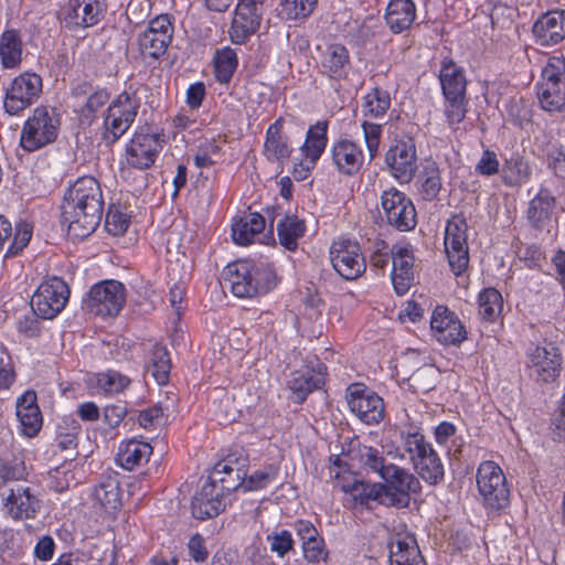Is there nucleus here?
Returning a JSON list of instances; mask_svg holds the SVG:
<instances>
[{"label":"nucleus","instance_id":"09e8293b","mask_svg":"<svg viewBox=\"0 0 565 565\" xmlns=\"http://www.w3.org/2000/svg\"><path fill=\"white\" fill-rule=\"evenodd\" d=\"M318 0H280L278 14L284 20H305L312 14Z\"/></svg>","mask_w":565,"mask_h":565},{"label":"nucleus","instance_id":"c03bdc74","mask_svg":"<svg viewBox=\"0 0 565 565\" xmlns=\"http://www.w3.org/2000/svg\"><path fill=\"white\" fill-rule=\"evenodd\" d=\"M139 107L140 102L135 94L122 92L109 104L106 116L119 120H127L129 126H131Z\"/></svg>","mask_w":565,"mask_h":565},{"label":"nucleus","instance_id":"b1692460","mask_svg":"<svg viewBox=\"0 0 565 565\" xmlns=\"http://www.w3.org/2000/svg\"><path fill=\"white\" fill-rule=\"evenodd\" d=\"M430 328L434 337L444 345L460 344L467 338L465 326L445 306H437L430 317Z\"/></svg>","mask_w":565,"mask_h":565},{"label":"nucleus","instance_id":"de8ad7c7","mask_svg":"<svg viewBox=\"0 0 565 565\" xmlns=\"http://www.w3.org/2000/svg\"><path fill=\"white\" fill-rule=\"evenodd\" d=\"M238 65L237 54L230 46L222 47L214 55V73L218 83L227 84Z\"/></svg>","mask_w":565,"mask_h":565},{"label":"nucleus","instance_id":"6e6d98bb","mask_svg":"<svg viewBox=\"0 0 565 565\" xmlns=\"http://www.w3.org/2000/svg\"><path fill=\"white\" fill-rule=\"evenodd\" d=\"M278 475V468L274 466H269L262 470H256L248 478L241 477V486L244 492L247 491H257L268 487L271 482H274Z\"/></svg>","mask_w":565,"mask_h":565},{"label":"nucleus","instance_id":"603ef678","mask_svg":"<svg viewBox=\"0 0 565 565\" xmlns=\"http://www.w3.org/2000/svg\"><path fill=\"white\" fill-rule=\"evenodd\" d=\"M234 468L231 466V463L226 460H222L217 462L209 476L210 481L220 484L223 489L226 490V492H232L239 489L241 483V471L239 469H236L235 472V479L228 480L224 476H233L234 475Z\"/></svg>","mask_w":565,"mask_h":565},{"label":"nucleus","instance_id":"3c124183","mask_svg":"<svg viewBox=\"0 0 565 565\" xmlns=\"http://www.w3.org/2000/svg\"><path fill=\"white\" fill-rule=\"evenodd\" d=\"M420 192L425 200L435 199L441 189L439 168L435 162L427 163L419 175Z\"/></svg>","mask_w":565,"mask_h":565},{"label":"nucleus","instance_id":"49530a36","mask_svg":"<svg viewBox=\"0 0 565 565\" xmlns=\"http://www.w3.org/2000/svg\"><path fill=\"white\" fill-rule=\"evenodd\" d=\"M503 309V298L495 288H484L478 296V313L489 322L495 321Z\"/></svg>","mask_w":565,"mask_h":565},{"label":"nucleus","instance_id":"e433bc0d","mask_svg":"<svg viewBox=\"0 0 565 565\" xmlns=\"http://www.w3.org/2000/svg\"><path fill=\"white\" fill-rule=\"evenodd\" d=\"M265 228V218L258 213H246L232 225V238L237 245H248Z\"/></svg>","mask_w":565,"mask_h":565},{"label":"nucleus","instance_id":"20e7f679","mask_svg":"<svg viewBox=\"0 0 565 565\" xmlns=\"http://www.w3.org/2000/svg\"><path fill=\"white\" fill-rule=\"evenodd\" d=\"M478 493L486 510L498 512L510 504V489L505 476L498 463L482 461L476 473Z\"/></svg>","mask_w":565,"mask_h":565},{"label":"nucleus","instance_id":"79ce46f5","mask_svg":"<svg viewBox=\"0 0 565 565\" xmlns=\"http://www.w3.org/2000/svg\"><path fill=\"white\" fill-rule=\"evenodd\" d=\"M305 231L303 221L296 215H285L277 223L279 243L289 250L297 248L298 239L302 237Z\"/></svg>","mask_w":565,"mask_h":565},{"label":"nucleus","instance_id":"dca6fc26","mask_svg":"<svg viewBox=\"0 0 565 565\" xmlns=\"http://www.w3.org/2000/svg\"><path fill=\"white\" fill-rule=\"evenodd\" d=\"M162 148V141L158 135L135 132L126 143L121 164L139 170L149 169Z\"/></svg>","mask_w":565,"mask_h":565},{"label":"nucleus","instance_id":"473e14b6","mask_svg":"<svg viewBox=\"0 0 565 565\" xmlns=\"http://www.w3.org/2000/svg\"><path fill=\"white\" fill-rule=\"evenodd\" d=\"M439 82L445 98H467V79L465 71L450 60L441 63Z\"/></svg>","mask_w":565,"mask_h":565},{"label":"nucleus","instance_id":"864d4df0","mask_svg":"<svg viewBox=\"0 0 565 565\" xmlns=\"http://www.w3.org/2000/svg\"><path fill=\"white\" fill-rule=\"evenodd\" d=\"M170 369L171 362L169 352L163 347H156L152 350L149 372L159 385H163L168 382Z\"/></svg>","mask_w":565,"mask_h":565},{"label":"nucleus","instance_id":"f257e3e1","mask_svg":"<svg viewBox=\"0 0 565 565\" xmlns=\"http://www.w3.org/2000/svg\"><path fill=\"white\" fill-rule=\"evenodd\" d=\"M104 199L100 184L89 175L78 178L65 192L61 222L74 238L89 236L100 223Z\"/></svg>","mask_w":565,"mask_h":565},{"label":"nucleus","instance_id":"393cba45","mask_svg":"<svg viewBox=\"0 0 565 565\" xmlns=\"http://www.w3.org/2000/svg\"><path fill=\"white\" fill-rule=\"evenodd\" d=\"M392 271L391 280L395 292L404 296L414 280L413 246L408 243H398L391 248Z\"/></svg>","mask_w":565,"mask_h":565},{"label":"nucleus","instance_id":"4468645a","mask_svg":"<svg viewBox=\"0 0 565 565\" xmlns=\"http://www.w3.org/2000/svg\"><path fill=\"white\" fill-rule=\"evenodd\" d=\"M173 24L168 14H160L149 21L145 31L138 35V44L145 57L159 60L163 56L173 38Z\"/></svg>","mask_w":565,"mask_h":565},{"label":"nucleus","instance_id":"5701e85b","mask_svg":"<svg viewBox=\"0 0 565 565\" xmlns=\"http://www.w3.org/2000/svg\"><path fill=\"white\" fill-rule=\"evenodd\" d=\"M391 565H426L417 541L404 525L394 529L388 540Z\"/></svg>","mask_w":565,"mask_h":565},{"label":"nucleus","instance_id":"39448f33","mask_svg":"<svg viewBox=\"0 0 565 565\" xmlns=\"http://www.w3.org/2000/svg\"><path fill=\"white\" fill-rule=\"evenodd\" d=\"M60 125V116L54 108L36 107L21 130V147L32 152L55 141Z\"/></svg>","mask_w":565,"mask_h":565},{"label":"nucleus","instance_id":"a878e982","mask_svg":"<svg viewBox=\"0 0 565 565\" xmlns=\"http://www.w3.org/2000/svg\"><path fill=\"white\" fill-rule=\"evenodd\" d=\"M534 43L550 47L565 39V11L552 10L541 14L532 26Z\"/></svg>","mask_w":565,"mask_h":565},{"label":"nucleus","instance_id":"cd10ccee","mask_svg":"<svg viewBox=\"0 0 565 565\" xmlns=\"http://www.w3.org/2000/svg\"><path fill=\"white\" fill-rule=\"evenodd\" d=\"M41 508V500L30 488L17 486L4 499V509L14 520L34 519Z\"/></svg>","mask_w":565,"mask_h":565},{"label":"nucleus","instance_id":"a211bd4d","mask_svg":"<svg viewBox=\"0 0 565 565\" xmlns=\"http://www.w3.org/2000/svg\"><path fill=\"white\" fill-rule=\"evenodd\" d=\"M417 154L412 138L396 140L385 154V163L390 173L401 184L408 183L417 169Z\"/></svg>","mask_w":565,"mask_h":565},{"label":"nucleus","instance_id":"72a5a7b5","mask_svg":"<svg viewBox=\"0 0 565 565\" xmlns=\"http://www.w3.org/2000/svg\"><path fill=\"white\" fill-rule=\"evenodd\" d=\"M555 207L554 196L546 190H541L531 201L527 220L539 231L551 232L552 214Z\"/></svg>","mask_w":565,"mask_h":565},{"label":"nucleus","instance_id":"f8f14e48","mask_svg":"<svg viewBox=\"0 0 565 565\" xmlns=\"http://www.w3.org/2000/svg\"><path fill=\"white\" fill-rule=\"evenodd\" d=\"M125 301V286L117 280H105L90 288L86 308L95 316L115 317L122 309Z\"/></svg>","mask_w":565,"mask_h":565},{"label":"nucleus","instance_id":"c9c22d12","mask_svg":"<svg viewBox=\"0 0 565 565\" xmlns=\"http://www.w3.org/2000/svg\"><path fill=\"white\" fill-rule=\"evenodd\" d=\"M23 54V42L19 31L4 30L0 35V63L6 70L20 67Z\"/></svg>","mask_w":565,"mask_h":565},{"label":"nucleus","instance_id":"e2e57ef3","mask_svg":"<svg viewBox=\"0 0 565 565\" xmlns=\"http://www.w3.org/2000/svg\"><path fill=\"white\" fill-rule=\"evenodd\" d=\"M127 120H119L113 117H105L103 124V139L107 145H113L130 128Z\"/></svg>","mask_w":565,"mask_h":565},{"label":"nucleus","instance_id":"58836bf2","mask_svg":"<svg viewBox=\"0 0 565 565\" xmlns=\"http://www.w3.org/2000/svg\"><path fill=\"white\" fill-rule=\"evenodd\" d=\"M94 497L102 508L113 513L121 505L120 483L116 475L103 477L102 481L95 488Z\"/></svg>","mask_w":565,"mask_h":565},{"label":"nucleus","instance_id":"13d9d810","mask_svg":"<svg viewBox=\"0 0 565 565\" xmlns=\"http://www.w3.org/2000/svg\"><path fill=\"white\" fill-rule=\"evenodd\" d=\"M467 98H445L444 115L451 129H457L467 113Z\"/></svg>","mask_w":565,"mask_h":565},{"label":"nucleus","instance_id":"0eeeda50","mask_svg":"<svg viewBox=\"0 0 565 565\" xmlns=\"http://www.w3.org/2000/svg\"><path fill=\"white\" fill-rule=\"evenodd\" d=\"M524 365L529 377L536 382L548 383L559 375L562 355L552 342L531 344L525 352Z\"/></svg>","mask_w":565,"mask_h":565},{"label":"nucleus","instance_id":"aec40b11","mask_svg":"<svg viewBox=\"0 0 565 565\" xmlns=\"http://www.w3.org/2000/svg\"><path fill=\"white\" fill-rule=\"evenodd\" d=\"M330 477L337 480V484L343 492L352 497L355 504L369 507L374 501L384 505L381 482L367 483L358 480L349 472L342 471L340 466L330 468Z\"/></svg>","mask_w":565,"mask_h":565},{"label":"nucleus","instance_id":"4d7b16f0","mask_svg":"<svg viewBox=\"0 0 565 565\" xmlns=\"http://www.w3.org/2000/svg\"><path fill=\"white\" fill-rule=\"evenodd\" d=\"M97 386L106 394H118L130 385V379L118 371L108 370L97 374Z\"/></svg>","mask_w":565,"mask_h":565},{"label":"nucleus","instance_id":"ddd939ff","mask_svg":"<svg viewBox=\"0 0 565 565\" xmlns=\"http://www.w3.org/2000/svg\"><path fill=\"white\" fill-rule=\"evenodd\" d=\"M330 262L334 270L347 280H354L362 276L366 263L356 241L339 238L334 241L329 250Z\"/></svg>","mask_w":565,"mask_h":565},{"label":"nucleus","instance_id":"f03ea898","mask_svg":"<svg viewBox=\"0 0 565 565\" xmlns=\"http://www.w3.org/2000/svg\"><path fill=\"white\" fill-rule=\"evenodd\" d=\"M356 459L366 473L379 477L383 482L382 494L384 505L407 508L411 494L422 489L419 480L407 469L387 462L383 452L372 446H359Z\"/></svg>","mask_w":565,"mask_h":565},{"label":"nucleus","instance_id":"4c0bfd02","mask_svg":"<svg viewBox=\"0 0 565 565\" xmlns=\"http://www.w3.org/2000/svg\"><path fill=\"white\" fill-rule=\"evenodd\" d=\"M532 168L526 159L513 154L505 159L501 168V180L508 186H521L529 182Z\"/></svg>","mask_w":565,"mask_h":565},{"label":"nucleus","instance_id":"2f4dec72","mask_svg":"<svg viewBox=\"0 0 565 565\" xmlns=\"http://www.w3.org/2000/svg\"><path fill=\"white\" fill-rule=\"evenodd\" d=\"M416 17L417 9L413 0H390L384 13L385 23L394 34L409 30Z\"/></svg>","mask_w":565,"mask_h":565},{"label":"nucleus","instance_id":"052dcab7","mask_svg":"<svg viewBox=\"0 0 565 565\" xmlns=\"http://www.w3.org/2000/svg\"><path fill=\"white\" fill-rule=\"evenodd\" d=\"M363 138L370 159H373L377 152L382 138V125L363 120L361 124Z\"/></svg>","mask_w":565,"mask_h":565},{"label":"nucleus","instance_id":"f3484780","mask_svg":"<svg viewBox=\"0 0 565 565\" xmlns=\"http://www.w3.org/2000/svg\"><path fill=\"white\" fill-rule=\"evenodd\" d=\"M264 0H239L228 31L234 44H244L259 28Z\"/></svg>","mask_w":565,"mask_h":565},{"label":"nucleus","instance_id":"6ab92c4d","mask_svg":"<svg viewBox=\"0 0 565 565\" xmlns=\"http://www.w3.org/2000/svg\"><path fill=\"white\" fill-rule=\"evenodd\" d=\"M317 64L320 73L330 79H345L351 71L352 63L348 47L339 42L317 45Z\"/></svg>","mask_w":565,"mask_h":565},{"label":"nucleus","instance_id":"7ed1b4c3","mask_svg":"<svg viewBox=\"0 0 565 565\" xmlns=\"http://www.w3.org/2000/svg\"><path fill=\"white\" fill-rule=\"evenodd\" d=\"M223 281L235 297L253 298L271 290L276 285V275L268 264L244 259L224 268Z\"/></svg>","mask_w":565,"mask_h":565},{"label":"nucleus","instance_id":"bb28decb","mask_svg":"<svg viewBox=\"0 0 565 565\" xmlns=\"http://www.w3.org/2000/svg\"><path fill=\"white\" fill-rule=\"evenodd\" d=\"M230 493L220 484L207 480L192 499L193 516L205 520L218 515L225 510V495Z\"/></svg>","mask_w":565,"mask_h":565},{"label":"nucleus","instance_id":"c85d7f7f","mask_svg":"<svg viewBox=\"0 0 565 565\" xmlns=\"http://www.w3.org/2000/svg\"><path fill=\"white\" fill-rule=\"evenodd\" d=\"M15 415L22 435L32 438L39 434L43 425V416L34 391L28 390L17 398Z\"/></svg>","mask_w":565,"mask_h":565},{"label":"nucleus","instance_id":"ea45409f","mask_svg":"<svg viewBox=\"0 0 565 565\" xmlns=\"http://www.w3.org/2000/svg\"><path fill=\"white\" fill-rule=\"evenodd\" d=\"M328 143V122L317 121L310 126L300 151L303 157L318 161Z\"/></svg>","mask_w":565,"mask_h":565},{"label":"nucleus","instance_id":"7c9ffc66","mask_svg":"<svg viewBox=\"0 0 565 565\" xmlns=\"http://www.w3.org/2000/svg\"><path fill=\"white\" fill-rule=\"evenodd\" d=\"M284 124V119L278 118L266 130L263 153L269 162H282L292 153Z\"/></svg>","mask_w":565,"mask_h":565},{"label":"nucleus","instance_id":"c756f323","mask_svg":"<svg viewBox=\"0 0 565 565\" xmlns=\"http://www.w3.org/2000/svg\"><path fill=\"white\" fill-rule=\"evenodd\" d=\"M294 529L301 541L303 557L309 563L327 561L324 541L310 521L298 520L294 523Z\"/></svg>","mask_w":565,"mask_h":565},{"label":"nucleus","instance_id":"0e129e2a","mask_svg":"<svg viewBox=\"0 0 565 565\" xmlns=\"http://www.w3.org/2000/svg\"><path fill=\"white\" fill-rule=\"evenodd\" d=\"M137 422L140 427L152 430L164 424V412L160 405H153L139 412Z\"/></svg>","mask_w":565,"mask_h":565},{"label":"nucleus","instance_id":"bf43d9fd","mask_svg":"<svg viewBox=\"0 0 565 565\" xmlns=\"http://www.w3.org/2000/svg\"><path fill=\"white\" fill-rule=\"evenodd\" d=\"M32 237V226L26 222H20L15 225V231L4 256H15L23 250Z\"/></svg>","mask_w":565,"mask_h":565},{"label":"nucleus","instance_id":"6e6552de","mask_svg":"<svg viewBox=\"0 0 565 565\" xmlns=\"http://www.w3.org/2000/svg\"><path fill=\"white\" fill-rule=\"evenodd\" d=\"M42 87V78L35 73L24 72L14 77L4 95L6 113L20 115L40 98Z\"/></svg>","mask_w":565,"mask_h":565},{"label":"nucleus","instance_id":"412c9836","mask_svg":"<svg viewBox=\"0 0 565 565\" xmlns=\"http://www.w3.org/2000/svg\"><path fill=\"white\" fill-rule=\"evenodd\" d=\"M106 8L105 0H68L61 14L68 28H89L104 18Z\"/></svg>","mask_w":565,"mask_h":565},{"label":"nucleus","instance_id":"9b49d317","mask_svg":"<svg viewBox=\"0 0 565 565\" xmlns=\"http://www.w3.org/2000/svg\"><path fill=\"white\" fill-rule=\"evenodd\" d=\"M68 297L66 282L58 277H52L38 287L31 299V308L36 317L53 319L65 308Z\"/></svg>","mask_w":565,"mask_h":565},{"label":"nucleus","instance_id":"1a4fd4ad","mask_svg":"<svg viewBox=\"0 0 565 565\" xmlns=\"http://www.w3.org/2000/svg\"><path fill=\"white\" fill-rule=\"evenodd\" d=\"M468 225L460 215L447 221L444 234L445 252L455 275H461L469 264Z\"/></svg>","mask_w":565,"mask_h":565},{"label":"nucleus","instance_id":"37998d69","mask_svg":"<svg viewBox=\"0 0 565 565\" xmlns=\"http://www.w3.org/2000/svg\"><path fill=\"white\" fill-rule=\"evenodd\" d=\"M323 384L321 373H313L310 370L296 371L288 381V387L296 395L298 403H302L308 394Z\"/></svg>","mask_w":565,"mask_h":565},{"label":"nucleus","instance_id":"9d476101","mask_svg":"<svg viewBox=\"0 0 565 565\" xmlns=\"http://www.w3.org/2000/svg\"><path fill=\"white\" fill-rule=\"evenodd\" d=\"M381 207L387 224L399 232H408L417 224L413 201L402 191L391 188L381 194Z\"/></svg>","mask_w":565,"mask_h":565},{"label":"nucleus","instance_id":"423d86ee","mask_svg":"<svg viewBox=\"0 0 565 565\" xmlns=\"http://www.w3.org/2000/svg\"><path fill=\"white\" fill-rule=\"evenodd\" d=\"M537 97L544 110L557 111L565 106V57L553 55L547 60L537 83Z\"/></svg>","mask_w":565,"mask_h":565},{"label":"nucleus","instance_id":"a18cd8bd","mask_svg":"<svg viewBox=\"0 0 565 565\" xmlns=\"http://www.w3.org/2000/svg\"><path fill=\"white\" fill-rule=\"evenodd\" d=\"M391 107V95L387 90L374 87L362 98L361 110L364 117L383 118Z\"/></svg>","mask_w":565,"mask_h":565},{"label":"nucleus","instance_id":"a19ab883","mask_svg":"<svg viewBox=\"0 0 565 565\" xmlns=\"http://www.w3.org/2000/svg\"><path fill=\"white\" fill-rule=\"evenodd\" d=\"M413 465L419 477L427 483L437 484L444 480V465L434 448L428 449V451Z\"/></svg>","mask_w":565,"mask_h":565},{"label":"nucleus","instance_id":"4be33fe9","mask_svg":"<svg viewBox=\"0 0 565 565\" xmlns=\"http://www.w3.org/2000/svg\"><path fill=\"white\" fill-rule=\"evenodd\" d=\"M331 163L340 175L353 177L360 172L364 164L362 147L348 138H340L330 147Z\"/></svg>","mask_w":565,"mask_h":565},{"label":"nucleus","instance_id":"774afa93","mask_svg":"<svg viewBox=\"0 0 565 565\" xmlns=\"http://www.w3.org/2000/svg\"><path fill=\"white\" fill-rule=\"evenodd\" d=\"M391 248L384 241H376L373 244V250L370 257V264L373 268L384 270L388 265L391 257Z\"/></svg>","mask_w":565,"mask_h":565},{"label":"nucleus","instance_id":"8fccbe9b","mask_svg":"<svg viewBox=\"0 0 565 565\" xmlns=\"http://www.w3.org/2000/svg\"><path fill=\"white\" fill-rule=\"evenodd\" d=\"M81 431V425L75 418L63 417L56 429V446L62 450L75 449Z\"/></svg>","mask_w":565,"mask_h":565},{"label":"nucleus","instance_id":"680f3d73","mask_svg":"<svg viewBox=\"0 0 565 565\" xmlns=\"http://www.w3.org/2000/svg\"><path fill=\"white\" fill-rule=\"evenodd\" d=\"M267 542L270 551L278 557H284L294 548V539L288 530L275 531L267 535Z\"/></svg>","mask_w":565,"mask_h":565},{"label":"nucleus","instance_id":"2eb2a0df","mask_svg":"<svg viewBox=\"0 0 565 565\" xmlns=\"http://www.w3.org/2000/svg\"><path fill=\"white\" fill-rule=\"evenodd\" d=\"M347 402L350 411L364 424H379L385 414L381 396L363 384H351L347 390Z\"/></svg>","mask_w":565,"mask_h":565},{"label":"nucleus","instance_id":"69168bd1","mask_svg":"<svg viewBox=\"0 0 565 565\" xmlns=\"http://www.w3.org/2000/svg\"><path fill=\"white\" fill-rule=\"evenodd\" d=\"M22 551L20 535L13 529L0 530V553L7 556H14Z\"/></svg>","mask_w":565,"mask_h":565},{"label":"nucleus","instance_id":"338daca9","mask_svg":"<svg viewBox=\"0 0 565 565\" xmlns=\"http://www.w3.org/2000/svg\"><path fill=\"white\" fill-rule=\"evenodd\" d=\"M475 170L478 174L483 177H492L501 172L497 153L490 149L483 150Z\"/></svg>","mask_w":565,"mask_h":565},{"label":"nucleus","instance_id":"f704fd0d","mask_svg":"<svg viewBox=\"0 0 565 565\" xmlns=\"http://www.w3.org/2000/svg\"><path fill=\"white\" fill-rule=\"evenodd\" d=\"M152 454V447L149 443L137 439L121 441L117 452V462L126 470H132L147 462Z\"/></svg>","mask_w":565,"mask_h":565},{"label":"nucleus","instance_id":"5fc2aeb1","mask_svg":"<svg viewBox=\"0 0 565 565\" xmlns=\"http://www.w3.org/2000/svg\"><path fill=\"white\" fill-rule=\"evenodd\" d=\"M401 440L404 451L409 455L413 463L417 461V459H420L428 449L433 448L419 431H402Z\"/></svg>","mask_w":565,"mask_h":565}]
</instances>
